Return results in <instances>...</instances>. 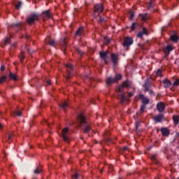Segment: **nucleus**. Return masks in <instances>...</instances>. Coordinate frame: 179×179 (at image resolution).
<instances>
[{"instance_id":"5","label":"nucleus","mask_w":179,"mask_h":179,"mask_svg":"<svg viewBox=\"0 0 179 179\" xmlns=\"http://www.w3.org/2000/svg\"><path fill=\"white\" fill-rule=\"evenodd\" d=\"M122 76L121 74H117L115 76V78H113L111 77H109L106 79V83L108 85H111V83H115L117 80H120L121 79Z\"/></svg>"},{"instance_id":"11","label":"nucleus","mask_w":179,"mask_h":179,"mask_svg":"<svg viewBox=\"0 0 179 179\" xmlns=\"http://www.w3.org/2000/svg\"><path fill=\"white\" fill-rule=\"evenodd\" d=\"M112 61L114 65H117V62H118V55L115 53L111 55Z\"/></svg>"},{"instance_id":"3","label":"nucleus","mask_w":179,"mask_h":179,"mask_svg":"<svg viewBox=\"0 0 179 179\" xmlns=\"http://www.w3.org/2000/svg\"><path fill=\"white\" fill-rule=\"evenodd\" d=\"M103 4H96L94 8V17H97L98 16H99L100 13L103 12Z\"/></svg>"},{"instance_id":"33","label":"nucleus","mask_w":179,"mask_h":179,"mask_svg":"<svg viewBox=\"0 0 179 179\" xmlns=\"http://www.w3.org/2000/svg\"><path fill=\"white\" fill-rule=\"evenodd\" d=\"M77 52L79 54L80 57H82L83 55V52L79 48L77 49Z\"/></svg>"},{"instance_id":"22","label":"nucleus","mask_w":179,"mask_h":179,"mask_svg":"<svg viewBox=\"0 0 179 179\" xmlns=\"http://www.w3.org/2000/svg\"><path fill=\"white\" fill-rule=\"evenodd\" d=\"M82 33H83V27H80L76 33V36H82Z\"/></svg>"},{"instance_id":"2","label":"nucleus","mask_w":179,"mask_h":179,"mask_svg":"<svg viewBox=\"0 0 179 179\" xmlns=\"http://www.w3.org/2000/svg\"><path fill=\"white\" fill-rule=\"evenodd\" d=\"M124 87H131V82L130 81H124L122 85L118 87V92L120 93V100L122 103H125L128 98L125 97L124 94Z\"/></svg>"},{"instance_id":"43","label":"nucleus","mask_w":179,"mask_h":179,"mask_svg":"<svg viewBox=\"0 0 179 179\" xmlns=\"http://www.w3.org/2000/svg\"><path fill=\"white\" fill-rule=\"evenodd\" d=\"M0 71H5V66H1L0 68Z\"/></svg>"},{"instance_id":"35","label":"nucleus","mask_w":179,"mask_h":179,"mask_svg":"<svg viewBox=\"0 0 179 179\" xmlns=\"http://www.w3.org/2000/svg\"><path fill=\"white\" fill-rule=\"evenodd\" d=\"M50 45H52V47H54L55 45V41L52 40L49 42Z\"/></svg>"},{"instance_id":"29","label":"nucleus","mask_w":179,"mask_h":179,"mask_svg":"<svg viewBox=\"0 0 179 179\" xmlns=\"http://www.w3.org/2000/svg\"><path fill=\"white\" fill-rule=\"evenodd\" d=\"M41 172V168H36L34 171V174H40Z\"/></svg>"},{"instance_id":"48","label":"nucleus","mask_w":179,"mask_h":179,"mask_svg":"<svg viewBox=\"0 0 179 179\" xmlns=\"http://www.w3.org/2000/svg\"><path fill=\"white\" fill-rule=\"evenodd\" d=\"M151 160H156V156L153 155V156L151 157Z\"/></svg>"},{"instance_id":"8","label":"nucleus","mask_w":179,"mask_h":179,"mask_svg":"<svg viewBox=\"0 0 179 179\" xmlns=\"http://www.w3.org/2000/svg\"><path fill=\"white\" fill-rule=\"evenodd\" d=\"M134 41L132 40V38L130 37H127L124 42V45H125V47H129V45H131V44H133Z\"/></svg>"},{"instance_id":"10","label":"nucleus","mask_w":179,"mask_h":179,"mask_svg":"<svg viewBox=\"0 0 179 179\" xmlns=\"http://www.w3.org/2000/svg\"><path fill=\"white\" fill-rule=\"evenodd\" d=\"M161 132H162L163 136H169V135H170V131L169 130V129H167L166 127L162 128Z\"/></svg>"},{"instance_id":"38","label":"nucleus","mask_w":179,"mask_h":179,"mask_svg":"<svg viewBox=\"0 0 179 179\" xmlns=\"http://www.w3.org/2000/svg\"><path fill=\"white\" fill-rule=\"evenodd\" d=\"M15 113L18 117H22V112L20 110H16Z\"/></svg>"},{"instance_id":"55","label":"nucleus","mask_w":179,"mask_h":179,"mask_svg":"<svg viewBox=\"0 0 179 179\" xmlns=\"http://www.w3.org/2000/svg\"><path fill=\"white\" fill-rule=\"evenodd\" d=\"M2 124L0 123V129L2 128Z\"/></svg>"},{"instance_id":"20","label":"nucleus","mask_w":179,"mask_h":179,"mask_svg":"<svg viewBox=\"0 0 179 179\" xmlns=\"http://www.w3.org/2000/svg\"><path fill=\"white\" fill-rule=\"evenodd\" d=\"M9 78H10V79L13 80H17V76L13 73H10Z\"/></svg>"},{"instance_id":"12","label":"nucleus","mask_w":179,"mask_h":179,"mask_svg":"<svg viewBox=\"0 0 179 179\" xmlns=\"http://www.w3.org/2000/svg\"><path fill=\"white\" fill-rule=\"evenodd\" d=\"M108 54V52H100V57L103 59L105 62H107V55Z\"/></svg>"},{"instance_id":"19","label":"nucleus","mask_w":179,"mask_h":179,"mask_svg":"<svg viewBox=\"0 0 179 179\" xmlns=\"http://www.w3.org/2000/svg\"><path fill=\"white\" fill-rule=\"evenodd\" d=\"M171 40L175 43H177L178 41V36L176 34L171 35Z\"/></svg>"},{"instance_id":"36","label":"nucleus","mask_w":179,"mask_h":179,"mask_svg":"<svg viewBox=\"0 0 179 179\" xmlns=\"http://www.w3.org/2000/svg\"><path fill=\"white\" fill-rule=\"evenodd\" d=\"M162 70L159 69L156 73L157 76H162Z\"/></svg>"},{"instance_id":"31","label":"nucleus","mask_w":179,"mask_h":179,"mask_svg":"<svg viewBox=\"0 0 179 179\" xmlns=\"http://www.w3.org/2000/svg\"><path fill=\"white\" fill-rule=\"evenodd\" d=\"M23 4V3H22L21 1L18 2V4H17L15 6L16 9H20V8L22 7V5Z\"/></svg>"},{"instance_id":"6","label":"nucleus","mask_w":179,"mask_h":179,"mask_svg":"<svg viewBox=\"0 0 179 179\" xmlns=\"http://www.w3.org/2000/svg\"><path fill=\"white\" fill-rule=\"evenodd\" d=\"M38 20V15L37 14H31L28 18L27 19V23L29 24H31Z\"/></svg>"},{"instance_id":"45","label":"nucleus","mask_w":179,"mask_h":179,"mask_svg":"<svg viewBox=\"0 0 179 179\" xmlns=\"http://www.w3.org/2000/svg\"><path fill=\"white\" fill-rule=\"evenodd\" d=\"M134 96V92L129 93V97H132Z\"/></svg>"},{"instance_id":"4","label":"nucleus","mask_w":179,"mask_h":179,"mask_svg":"<svg viewBox=\"0 0 179 179\" xmlns=\"http://www.w3.org/2000/svg\"><path fill=\"white\" fill-rule=\"evenodd\" d=\"M62 136L64 142H69V139H71V138L69 137V129H68L67 127L63 129Z\"/></svg>"},{"instance_id":"17","label":"nucleus","mask_w":179,"mask_h":179,"mask_svg":"<svg viewBox=\"0 0 179 179\" xmlns=\"http://www.w3.org/2000/svg\"><path fill=\"white\" fill-rule=\"evenodd\" d=\"M43 14L44 15L45 17H48V19H51L52 17L51 14L50 13V10L43 12Z\"/></svg>"},{"instance_id":"26","label":"nucleus","mask_w":179,"mask_h":179,"mask_svg":"<svg viewBox=\"0 0 179 179\" xmlns=\"http://www.w3.org/2000/svg\"><path fill=\"white\" fill-rule=\"evenodd\" d=\"M129 15H130L129 20H132V19H134V17L135 16V13L134 12V10H130Z\"/></svg>"},{"instance_id":"9","label":"nucleus","mask_w":179,"mask_h":179,"mask_svg":"<svg viewBox=\"0 0 179 179\" xmlns=\"http://www.w3.org/2000/svg\"><path fill=\"white\" fill-rule=\"evenodd\" d=\"M139 98L142 100L143 104H149V98L145 96L143 94H141Z\"/></svg>"},{"instance_id":"7","label":"nucleus","mask_w":179,"mask_h":179,"mask_svg":"<svg viewBox=\"0 0 179 179\" xmlns=\"http://www.w3.org/2000/svg\"><path fill=\"white\" fill-rule=\"evenodd\" d=\"M164 108H166V106L163 102H159L157 104V110H158L159 113H163Z\"/></svg>"},{"instance_id":"16","label":"nucleus","mask_w":179,"mask_h":179,"mask_svg":"<svg viewBox=\"0 0 179 179\" xmlns=\"http://www.w3.org/2000/svg\"><path fill=\"white\" fill-rule=\"evenodd\" d=\"M162 120H163V115H159L155 117V121H156V122H162Z\"/></svg>"},{"instance_id":"57","label":"nucleus","mask_w":179,"mask_h":179,"mask_svg":"<svg viewBox=\"0 0 179 179\" xmlns=\"http://www.w3.org/2000/svg\"><path fill=\"white\" fill-rule=\"evenodd\" d=\"M108 141H111V140H110V139H108Z\"/></svg>"},{"instance_id":"42","label":"nucleus","mask_w":179,"mask_h":179,"mask_svg":"<svg viewBox=\"0 0 179 179\" xmlns=\"http://www.w3.org/2000/svg\"><path fill=\"white\" fill-rule=\"evenodd\" d=\"M153 8V3H152V1L148 3V8L150 9Z\"/></svg>"},{"instance_id":"21","label":"nucleus","mask_w":179,"mask_h":179,"mask_svg":"<svg viewBox=\"0 0 179 179\" xmlns=\"http://www.w3.org/2000/svg\"><path fill=\"white\" fill-rule=\"evenodd\" d=\"M59 107H61L64 110H66L68 107V103L66 101H64L62 103L59 104Z\"/></svg>"},{"instance_id":"32","label":"nucleus","mask_w":179,"mask_h":179,"mask_svg":"<svg viewBox=\"0 0 179 179\" xmlns=\"http://www.w3.org/2000/svg\"><path fill=\"white\" fill-rule=\"evenodd\" d=\"M10 41V38H6L4 39V44H5V45H6L9 43Z\"/></svg>"},{"instance_id":"39","label":"nucleus","mask_w":179,"mask_h":179,"mask_svg":"<svg viewBox=\"0 0 179 179\" xmlns=\"http://www.w3.org/2000/svg\"><path fill=\"white\" fill-rule=\"evenodd\" d=\"M67 76H66V79H69L71 78V73H69V70H67Z\"/></svg>"},{"instance_id":"1","label":"nucleus","mask_w":179,"mask_h":179,"mask_svg":"<svg viewBox=\"0 0 179 179\" xmlns=\"http://www.w3.org/2000/svg\"><path fill=\"white\" fill-rule=\"evenodd\" d=\"M78 121L80 122V127L83 128L85 134H89V132L92 131V127H90V124L87 123V121H86V118H85V116L83 115L80 114L78 115Z\"/></svg>"},{"instance_id":"13","label":"nucleus","mask_w":179,"mask_h":179,"mask_svg":"<svg viewBox=\"0 0 179 179\" xmlns=\"http://www.w3.org/2000/svg\"><path fill=\"white\" fill-rule=\"evenodd\" d=\"M145 34H147L146 28H143V31H140L138 34L137 37H139V38H142V37H143V36H145Z\"/></svg>"},{"instance_id":"18","label":"nucleus","mask_w":179,"mask_h":179,"mask_svg":"<svg viewBox=\"0 0 179 179\" xmlns=\"http://www.w3.org/2000/svg\"><path fill=\"white\" fill-rule=\"evenodd\" d=\"M145 87V92H148L149 90V86H150V83H149V80H146L144 85Z\"/></svg>"},{"instance_id":"14","label":"nucleus","mask_w":179,"mask_h":179,"mask_svg":"<svg viewBox=\"0 0 179 179\" xmlns=\"http://www.w3.org/2000/svg\"><path fill=\"white\" fill-rule=\"evenodd\" d=\"M173 50H174V47H173L172 45H169L166 47V50H165V52H167V54H170V51H173Z\"/></svg>"},{"instance_id":"56","label":"nucleus","mask_w":179,"mask_h":179,"mask_svg":"<svg viewBox=\"0 0 179 179\" xmlns=\"http://www.w3.org/2000/svg\"><path fill=\"white\" fill-rule=\"evenodd\" d=\"M65 44H66V43H65V41H64V45H65Z\"/></svg>"},{"instance_id":"24","label":"nucleus","mask_w":179,"mask_h":179,"mask_svg":"<svg viewBox=\"0 0 179 179\" xmlns=\"http://www.w3.org/2000/svg\"><path fill=\"white\" fill-rule=\"evenodd\" d=\"M20 62H23V59H24V52L21 51L20 54Z\"/></svg>"},{"instance_id":"51","label":"nucleus","mask_w":179,"mask_h":179,"mask_svg":"<svg viewBox=\"0 0 179 179\" xmlns=\"http://www.w3.org/2000/svg\"><path fill=\"white\" fill-rule=\"evenodd\" d=\"M113 170V165L109 166V171H111Z\"/></svg>"},{"instance_id":"46","label":"nucleus","mask_w":179,"mask_h":179,"mask_svg":"<svg viewBox=\"0 0 179 179\" xmlns=\"http://www.w3.org/2000/svg\"><path fill=\"white\" fill-rule=\"evenodd\" d=\"M13 138V134H9L8 139H12Z\"/></svg>"},{"instance_id":"49","label":"nucleus","mask_w":179,"mask_h":179,"mask_svg":"<svg viewBox=\"0 0 179 179\" xmlns=\"http://www.w3.org/2000/svg\"><path fill=\"white\" fill-rule=\"evenodd\" d=\"M13 26H20V22L16 23V24H13Z\"/></svg>"},{"instance_id":"40","label":"nucleus","mask_w":179,"mask_h":179,"mask_svg":"<svg viewBox=\"0 0 179 179\" xmlns=\"http://www.w3.org/2000/svg\"><path fill=\"white\" fill-rule=\"evenodd\" d=\"M179 85V80H176L174 83H173V86H178Z\"/></svg>"},{"instance_id":"41","label":"nucleus","mask_w":179,"mask_h":179,"mask_svg":"<svg viewBox=\"0 0 179 179\" xmlns=\"http://www.w3.org/2000/svg\"><path fill=\"white\" fill-rule=\"evenodd\" d=\"M79 177V174L78 173H76L74 176H73L72 178L73 179H78Z\"/></svg>"},{"instance_id":"34","label":"nucleus","mask_w":179,"mask_h":179,"mask_svg":"<svg viewBox=\"0 0 179 179\" xmlns=\"http://www.w3.org/2000/svg\"><path fill=\"white\" fill-rule=\"evenodd\" d=\"M66 68H69V69H73V66L71 64H66Z\"/></svg>"},{"instance_id":"25","label":"nucleus","mask_w":179,"mask_h":179,"mask_svg":"<svg viewBox=\"0 0 179 179\" xmlns=\"http://www.w3.org/2000/svg\"><path fill=\"white\" fill-rule=\"evenodd\" d=\"M140 16L141 17V20H147V19H149V17H148L146 14H142L140 15Z\"/></svg>"},{"instance_id":"15","label":"nucleus","mask_w":179,"mask_h":179,"mask_svg":"<svg viewBox=\"0 0 179 179\" xmlns=\"http://www.w3.org/2000/svg\"><path fill=\"white\" fill-rule=\"evenodd\" d=\"M163 83L164 85V87H170L171 86V82H170L169 80H164Z\"/></svg>"},{"instance_id":"28","label":"nucleus","mask_w":179,"mask_h":179,"mask_svg":"<svg viewBox=\"0 0 179 179\" xmlns=\"http://www.w3.org/2000/svg\"><path fill=\"white\" fill-rule=\"evenodd\" d=\"M103 39H104L103 41H104L105 44H106V45L109 44L110 41H111V39L108 38L107 37H104Z\"/></svg>"},{"instance_id":"47","label":"nucleus","mask_w":179,"mask_h":179,"mask_svg":"<svg viewBox=\"0 0 179 179\" xmlns=\"http://www.w3.org/2000/svg\"><path fill=\"white\" fill-rule=\"evenodd\" d=\"M138 127H139V123L138 122H136V128L138 129Z\"/></svg>"},{"instance_id":"27","label":"nucleus","mask_w":179,"mask_h":179,"mask_svg":"<svg viewBox=\"0 0 179 179\" xmlns=\"http://www.w3.org/2000/svg\"><path fill=\"white\" fill-rule=\"evenodd\" d=\"M4 82H6V76H3L0 78V84L4 83Z\"/></svg>"},{"instance_id":"53","label":"nucleus","mask_w":179,"mask_h":179,"mask_svg":"<svg viewBox=\"0 0 179 179\" xmlns=\"http://www.w3.org/2000/svg\"><path fill=\"white\" fill-rule=\"evenodd\" d=\"M28 53L31 54V52H30V49H27Z\"/></svg>"},{"instance_id":"54","label":"nucleus","mask_w":179,"mask_h":179,"mask_svg":"<svg viewBox=\"0 0 179 179\" xmlns=\"http://www.w3.org/2000/svg\"><path fill=\"white\" fill-rule=\"evenodd\" d=\"M127 149H128V148L124 147V148H123V150H127Z\"/></svg>"},{"instance_id":"37","label":"nucleus","mask_w":179,"mask_h":179,"mask_svg":"<svg viewBox=\"0 0 179 179\" xmlns=\"http://www.w3.org/2000/svg\"><path fill=\"white\" fill-rule=\"evenodd\" d=\"M145 108H146V106L145 105H142L141 107V113H143L145 111Z\"/></svg>"},{"instance_id":"52","label":"nucleus","mask_w":179,"mask_h":179,"mask_svg":"<svg viewBox=\"0 0 179 179\" xmlns=\"http://www.w3.org/2000/svg\"><path fill=\"white\" fill-rule=\"evenodd\" d=\"M149 93L152 95V94H154V93H153V91H152V90H149Z\"/></svg>"},{"instance_id":"23","label":"nucleus","mask_w":179,"mask_h":179,"mask_svg":"<svg viewBox=\"0 0 179 179\" xmlns=\"http://www.w3.org/2000/svg\"><path fill=\"white\" fill-rule=\"evenodd\" d=\"M173 122L175 125H178L179 123V116H173Z\"/></svg>"},{"instance_id":"50","label":"nucleus","mask_w":179,"mask_h":179,"mask_svg":"<svg viewBox=\"0 0 179 179\" xmlns=\"http://www.w3.org/2000/svg\"><path fill=\"white\" fill-rule=\"evenodd\" d=\"M47 85H51V80H47Z\"/></svg>"},{"instance_id":"44","label":"nucleus","mask_w":179,"mask_h":179,"mask_svg":"<svg viewBox=\"0 0 179 179\" xmlns=\"http://www.w3.org/2000/svg\"><path fill=\"white\" fill-rule=\"evenodd\" d=\"M99 22H106V20H104L103 17H100Z\"/></svg>"},{"instance_id":"30","label":"nucleus","mask_w":179,"mask_h":179,"mask_svg":"<svg viewBox=\"0 0 179 179\" xmlns=\"http://www.w3.org/2000/svg\"><path fill=\"white\" fill-rule=\"evenodd\" d=\"M137 27H138V23L134 22L132 24L131 29V30H135V29H136Z\"/></svg>"}]
</instances>
